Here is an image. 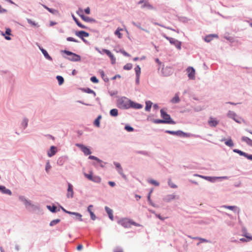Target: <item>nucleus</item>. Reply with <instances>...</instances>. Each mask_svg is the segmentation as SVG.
Here are the masks:
<instances>
[{"instance_id": "nucleus-24", "label": "nucleus", "mask_w": 252, "mask_h": 252, "mask_svg": "<svg viewBox=\"0 0 252 252\" xmlns=\"http://www.w3.org/2000/svg\"><path fill=\"white\" fill-rule=\"evenodd\" d=\"M214 37H218V35L216 34H210L206 36L205 38V40L207 42H210L213 38Z\"/></svg>"}, {"instance_id": "nucleus-12", "label": "nucleus", "mask_w": 252, "mask_h": 252, "mask_svg": "<svg viewBox=\"0 0 252 252\" xmlns=\"http://www.w3.org/2000/svg\"><path fill=\"white\" fill-rule=\"evenodd\" d=\"M75 34L79 37L82 38L83 40H84V39L83 38L84 37H88L89 36V33L88 32L83 31L76 32Z\"/></svg>"}, {"instance_id": "nucleus-7", "label": "nucleus", "mask_w": 252, "mask_h": 252, "mask_svg": "<svg viewBox=\"0 0 252 252\" xmlns=\"http://www.w3.org/2000/svg\"><path fill=\"white\" fill-rule=\"evenodd\" d=\"M76 146L79 147L86 156L90 155L92 153L89 149L84 145L81 144H76Z\"/></svg>"}, {"instance_id": "nucleus-59", "label": "nucleus", "mask_w": 252, "mask_h": 252, "mask_svg": "<svg viewBox=\"0 0 252 252\" xmlns=\"http://www.w3.org/2000/svg\"><path fill=\"white\" fill-rule=\"evenodd\" d=\"M5 33L6 34L10 35L11 33V30L9 28L6 29Z\"/></svg>"}, {"instance_id": "nucleus-47", "label": "nucleus", "mask_w": 252, "mask_h": 252, "mask_svg": "<svg viewBox=\"0 0 252 252\" xmlns=\"http://www.w3.org/2000/svg\"><path fill=\"white\" fill-rule=\"evenodd\" d=\"M149 182L156 186H159V183L154 180H150L149 181Z\"/></svg>"}, {"instance_id": "nucleus-20", "label": "nucleus", "mask_w": 252, "mask_h": 252, "mask_svg": "<svg viewBox=\"0 0 252 252\" xmlns=\"http://www.w3.org/2000/svg\"><path fill=\"white\" fill-rule=\"evenodd\" d=\"M69 60L72 61H79L81 60V58L80 56L75 53H73V54L70 56Z\"/></svg>"}, {"instance_id": "nucleus-49", "label": "nucleus", "mask_w": 252, "mask_h": 252, "mask_svg": "<svg viewBox=\"0 0 252 252\" xmlns=\"http://www.w3.org/2000/svg\"><path fill=\"white\" fill-rule=\"evenodd\" d=\"M91 80L92 82L94 83H97L98 82V80L95 76H93L91 78Z\"/></svg>"}, {"instance_id": "nucleus-42", "label": "nucleus", "mask_w": 252, "mask_h": 252, "mask_svg": "<svg viewBox=\"0 0 252 252\" xmlns=\"http://www.w3.org/2000/svg\"><path fill=\"white\" fill-rule=\"evenodd\" d=\"M47 208L52 212L54 213L56 212L57 207L55 206H47Z\"/></svg>"}, {"instance_id": "nucleus-22", "label": "nucleus", "mask_w": 252, "mask_h": 252, "mask_svg": "<svg viewBox=\"0 0 252 252\" xmlns=\"http://www.w3.org/2000/svg\"><path fill=\"white\" fill-rule=\"evenodd\" d=\"M241 139L243 141L246 142L249 145L252 146V140L249 137L243 136Z\"/></svg>"}, {"instance_id": "nucleus-25", "label": "nucleus", "mask_w": 252, "mask_h": 252, "mask_svg": "<svg viewBox=\"0 0 252 252\" xmlns=\"http://www.w3.org/2000/svg\"><path fill=\"white\" fill-rule=\"evenodd\" d=\"M40 50L42 52V53H43V54L44 55V56H45V57L47 59L50 60V61L52 60V58L49 55L47 52L45 50H44L43 48H42V49L40 48Z\"/></svg>"}, {"instance_id": "nucleus-5", "label": "nucleus", "mask_w": 252, "mask_h": 252, "mask_svg": "<svg viewBox=\"0 0 252 252\" xmlns=\"http://www.w3.org/2000/svg\"><path fill=\"white\" fill-rule=\"evenodd\" d=\"M166 132L170 134L175 135L183 137H189L190 135L188 133H186L181 130L174 131L171 130H166Z\"/></svg>"}, {"instance_id": "nucleus-36", "label": "nucleus", "mask_w": 252, "mask_h": 252, "mask_svg": "<svg viewBox=\"0 0 252 252\" xmlns=\"http://www.w3.org/2000/svg\"><path fill=\"white\" fill-rule=\"evenodd\" d=\"M57 79L58 80L59 84L60 85L63 84L64 79L63 77H62L61 76H57Z\"/></svg>"}, {"instance_id": "nucleus-43", "label": "nucleus", "mask_w": 252, "mask_h": 252, "mask_svg": "<svg viewBox=\"0 0 252 252\" xmlns=\"http://www.w3.org/2000/svg\"><path fill=\"white\" fill-rule=\"evenodd\" d=\"M89 158L91 159L95 160L98 162H102V161L100 159H99L98 158H97V157H94V156H90L89 157Z\"/></svg>"}, {"instance_id": "nucleus-51", "label": "nucleus", "mask_w": 252, "mask_h": 252, "mask_svg": "<svg viewBox=\"0 0 252 252\" xmlns=\"http://www.w3.org/2000/svg\"><path fill=\"white\" fill-rule=\"evenodd\" d=\"M195 176H198V177H201L203 179H205L210 181L211 177H210L203 176L199 175H195Z\"/></svg>"}, {"instance_id": "nucleus-34", "label": "nucleus", "mask_w": 252, "mask_h": 252, "mask_svg": "<svg viewBox=\"0 0 252 252\" xmlns=\"http://www.w3.org/2000/svg\"><path fill=\"white\" fill-rule=\"evenodd\" d=\"M225 144L227 146H229V147H233V145H234L233 142L232 140L231 139H229L226 140L225 142Z\"/></svg>"}, {"instance_id": "nucleus-31", "label": "nucleus", "mask_w": 252, "mask_h": 252, "mask_svg": "<svg viewBox=\"0 0 252 252\" xmlns=\"http://www.w3.org/2000/svg\"><path fill=\"white\" fill-rule=\"evenodd\" d=\"M122 31L123 29L118 28L115 32V35H117L119 38H121L122 37V34L120 32V31Z\"/></svg>"}, {"instance_id": "nucleus-45", "label": "nucleus", "mask_w": 252, "mask_h": 252, "mask_svg": "<svg viewBox=\"0 0 252 252\" xmlns=\"http://www.w3.org/2000/svg\"><path fill=\"white\" fill-rule=\"evenodd\" d=\"M165 121L160 119H156L154 120V123L155 124H164Z\"/></svg>"}, {"instance_id": "nucleus-16", "label": "nucleus", "mask_w": 252, "mask_h": 252, "mask_svg": "<svg viewBox=\"0 0 252 252\" xmlns=\"http://www.w3.org/2000/svg\"><path fill=\"white\" fill-rule=\"evenodd\" d=\"M136 76V81L137 82H139V77L141 73V68L139 65H137L134 68Z\"/></svg>"}, {"instance_id": "nucleus-26", "label": "nucleus", "mask_w": 252, "mask_h": 252, "mask_svg": "<svg viewBox=\"0 0 252 252\" xmlns=\"http://www.w3.org/2000/svg\"><path fill=\"white\" fill-rule=\"evenodd\" d=\"M66 213L70 214V215H74L75 216H78V220L81 221H82L83 220L82 219V215L78 213L67 211V212H66Z\"/></svg>"}, {"instance_id": "nucleus-58", "label": "nucleus", "mask_w": 252, "mask_h": 252, "mask_svg": "<svg viewBox=\"0 0 252 252\" xmlns=\"http://www.w3.org/2000/svg\"><path fill=\"white\" fill-rule=\"evenodd\" d=\"M83 248V245L82 244H79L77 247V250L78 251H80Z\"/></svg>"}, {"instance_id": "nucleus-18", "label": "nucleus", "mask_w": 252, "mask_h": 252, "mask_svg": "<svg viewBox=\"0 0 252 252\" xmlns=\"http://www.w3.org/2000/svg\"><path fill=\"white\" fill-rule=\"evenodd\" d=\"M77 13L85 21L88 22L90 21L89 17H86L83 15V11L82 9H79V10L77 11Z\"/></svg>"}, {"instance_id": "nucleus-17", "label": "nucleus", "mask_w": 252, "mask_h": 252, "mask_svg": "<svg viewBox=\"0 0 252 252\" xmlns=\"http://www.w3.org/2000/svg\"><path fill=\"white\" fill-rule=\"evenodd\" d=\"M0 191H1L3 194H6L8 195L11 194V191L9 189H6V188L3 186H0Z\"/></svg>"}, {"instance_id": "nucleus-21", "label": "nucleus", "mask_w": 252, "mask_h": 252, "mask_svg": "<svg viewBox=\"0 0 252 252\" xmlns=\"http://www.w3.org/2000/svg\"><path fill=\"white\" fill-rule=\"evenodd\" d=\"M105 210L106 212L107 213L109 218L112 220H113V211L112 210L110 209L109 207L106 206L105 207Z\"/></svg>"}, {"instance_id": "nucleus-14", "label": "nucleus", "mask_w": 252, "mask_h": 252, "mask_svg": "<svg viewBox=\"0 0 252 252\" xmlns=\"http://www.w3.org/2000/svg\"><path fill=\"white\" fill-rule=\"evenodd\" d=\"M176 198V196L174 194H169L163 198V200L165 202H170Z\"/></svg>"}, {"instance_id": "nucleus-6", "label": "nucleus", "mask_w": 252, "mask_h": 252, "mask_svg": "<svg viewBox=\"0 0 252 252\" xmlns=\"http://www.w3.org/2000/svg\"><path fill=\"white\" fill-rule=\"evenodd\" d=\"M165 37L169 41L171 44L174 45L177 49L179 50L181 49V42L180 41L173 38H170L166 36H165Z\"/></svg>"}, {"instance_id": "nucleus-1", "label": "nucleus", "mask_w": 252, "mask_h": 252, "mask_svg": "<svg viewBox=\"0 0 252 252\" xmlns=\"http://www.w3.org/2000/svg\"><path fill=\"white\" fill-rule=\"evenodd\" d=\"M117 106L121 109H128L130 107V100L126 97L117 100Z\"/></svg>"}, {"instance_id": "nucleus-28", "label": "nucleus", "mask_w": 252, "mask_h": 252, "mask_svg": "<svg viewBox=\"0 0 252 252\" xmlns=\"http://www.w3.org/2000/svg\"><path fill=\"white\" fill-rule=\"evenodd\" d=\"M101 119V116L100 115L98 116V117L94 121V125H95L97 127L100 126V120Z\"/></svg>"}, {"instance_id": "nucleus-46", "label": "nucleus", "mask_w": 252, "mask_h": 252, "mask_svg": "<svg viewBox=\"0 0 252 252\" xmlns=\"http://www.w3.org/2000/svg\"><path fill=\"white\" fill-rule=\"evenodd\" d=\"M51 168V166L49 162H47L46 164L45 170L47 172H49V170Z\"/></svg>"}, {"instance_id": "nucleus-9", "label": "nucleus", "mask_w": 252, "mask_h": 252, "mask_svg": "<svg viewBox=\"0 0 252 252\" xmlns=\"http://www.w3.org/2000/svg\"><path fill=\"white\" fill-rule=\"evenodd\" d=\"M188 76L190 79H194L195 78V69L192 67H189L187 69Z\"/></svg>"}, {"instance_id": "nucleus-2", "label": "nucleus", "mask_w": 252, "mask_h": 252, "mask_svg": "<svg viewBox=\"0 0 252 252\" xmlns=\"http://www.w3.org/2000/svg\"><path fill=\"white\" fill-rule=\"evenodd\" d=\"M118 223L125 228H129L131 227V225H133L136 226H140L139 224L137 223L134 221L127 218L122 219L118 221Z\"/></svg>"}, {"instance_id": "nucleus-50", "label": "nucleus", "mask_w": 252, "mask_h": 252, "mask_svg": "<svg viewBox=\"0 0 252 252\" xmlns=\"http://www.w3.org/2000/svg\"><path fill=\"white\" fill-rule=\"evenodd\" d=\"M233 120L238 123H241L243 120L240 118H238L237 116L233 118Z\"/></svg>"}, {"instance_id": "nucleus-30", "label": "nucleus", "mask_w": 252, "mask_h": 252, "mask_svg": "<svg viewBox=\"0 0 252 252\" xmlns=\"http://www.w3.org/2000/svg\"><path fill=\"white\" fill-rule=\"evenodd\" d=\"M101 178L100 177L97 176H93L92 180V181L95 182V183H100L101 182Z\"/></svg>"}, {"instance_id": "nucleus-41", "label": "nucleus", "mask_w": 252, "mask_h": 252, "mask_svg": "<svg viewBox=\"0 0 252 252\" xmlns=\"http://www.w3.org/2000/svg\"><path fill=\"white\" fill-rule=\"evenodd\" d=\"M233 151L235 153L239 154L241 156H247V154L238 149H234Z\"/></svg>"}, {"instance_id": "nucleus-15", "label": "nucleus", "mask_w": 252, "mask_h": 252, "mask_svg": "<svg viewBox=\"0 0 252 252\" xmlns=\"http://www.w3.org/2000/svg\"><path fill=\"white\" fill-rule=\"evenodd\" d=\"M57 152V148L55 146H51L50 151L48 152V156L51 157L55 155Z\"/></svg>"}, {"instance_id": "nucleus-38", "label": "nucleus", "mask_w": 252, "mask_h": 252, "mask_svg": "<svg viewBox=\"0 0 252 252\" xmlns=\"http://www.w3.org/2000/svg\"><path fill=\"white\" fill-rule=\"evenodd\" d=\"M132 67V64L131 63H127L124 66V69H125V70H130Z\"/></svg>"}, {"instance_id": "nucleus-44", "label": "nucleus", "mask_w": 252, "mask_h": 252, "mask_svg": "<svg viewBox=\"0 0 252 252\" xmlns=\"http://www.w3.org/2000/svg\"><path fill=\"white\" fill-rule=\"evenodd\" d=\"M180 101L179 97L178 95H175L172 99L173 103H178Z\"/></svg>"}, {"instance_id": "nucleus-55", "label": "nucleus", "mask_w": 252, "mask_h": 252, "mask_svg": "<svg viewBox=\"0 0 252 252\" xmlns=\"http://www.w3.org/2000/svg\"><path fill=\"white\" fill-rule=\"evenodd\" d=\"M90 214L91 218L92 220H95L96 219V217H95V215L94 214V213L93 212H91V213H90Z\"/></svg>"}, {"instance_id": "nucleus-19", "label": "nucleus", "mask_w": 252, "mask_h": 252, "mask_svg": "<svg viewBox=\"0 0 252 252\" xmlns=\"http://www.w3.org/2000/svg\"><path fill=\"white\" fill-rule=\"evenodd\" d=\"M143 107L142 105L137 103L134 102H133L130 100V107L135 108V109H141Z\"/></svg>"}, {"instance_id": "nucleus-52", "label": "nucleus", "mask_w": 252, "mask_h": 252, "mask_svg": "<svg viewBox=\"0 0 252 252\" xmlns=\"http://www.w3.org/2000/svg\"><path fill=\"white\" fill-rule=\"evenodd\" d=\"M66 40L68 41H73V42H77V40H76V39H75L73 37H68L66 38Z\"/></svg>"}, {"instance_id": "nucleus-3", "label": "nucleus", "mask_w": 252, "mask_h": 252, "mask_svg": "<svg viewBox=\"0 0 252 252\" xmlns=\"http://www.w3.org/2000/svg\"><path fill=\"white\" fill-rule=\"evenodd\" d=\"M161 117L163 118L162 120L165 121L164 124H175V122L173 121L170 116L167 114L163 109L160 110Z\"/></svg>"}, {"instance_id": "nucleus-32", "label": "nucleus", "mask_w": 252, "mask_h": 252, "mask_svg": "<svg viewBox=\"0 0 252 252\" xmlns=\"http://www.w3.org/2000/svg\"><path fill=\"white\" fill-rule=\"evenodd\" d=\"M246 238H241L240 240L242 242H248L252 240V236H249L247 235H245Z\"/></svg>"}, {"instance_id": "nucleus-61", "label": "nucleus", "mask_w": 252, "mask_h": 252, "mask_svg": "<svg viewBox=\"0 0 252 252\" xmlns=\"http://www.w3.org/2000/svg\"><path fill=\"white\" fill-rule=\"evenodd\" d=\"M85 12L86 14H89L90 13V9L89 7H87L85 9Z\"/></svg>"}, {"instance_id": "nucleus-63", "label": "nucleus", "mask_w": 252, "mask_h": 252, "mask_svg": "<svg viewBox=\"0 0 252 252\" xmlns=\"http://www.w3.org/2000/svg\"><path fill=\"white\" fill-rule=\"evenodd\" d=\"M108 184L111 187H114L115 186V183L114 182H112V181H109L108 182Z\"/></svg>"}, {"instance_id": "nucleus-54", "label": "nucleus", "mask_w": 252, "mask_h": 252, "mask_svg": "<svg viewBox=\"0 0 252 252\" xmlns=\"http://www.w3.org/2000/svg\"><path fill=\"white\" fill-rule=\"evenodd\" d=\"M118 172L121 175L123 176L124 178H126V176L123 174V169L122 167H120L119 169H118Z\"/></svg>"}, {"instance_id": "nucleus-60", "label": "nucleus", "mask_w": 252, "mask_h": 252, "mask_svg": "<svg viewBox=\"0 0 252 252\" xmlns=\"http://www.w3.org/2000/svg\"><path fill=\"white\" fill-rule=\"evenodd\" d=\"M64 52L67 55H69V56H71L73 53L71 52H70V51H64Z\"/></svg>"}, {"instance_id": "nucleus-62", "label": "nucleus", "mask_w": 252, "mask_h": 252, "mask_svg": "<svg viewBox=\"0 0 252 252\" xmlns=\"http://www.w3.org/2000/svg\"><path fill=\"white\" fill-rule=\"evenodd\" d=\"M28 22L29 24L32 25H33V26H35L36 24L34 22H32L31 20L30 19H28Z\"/></svg>"}, {"instance_id": "nucleus-37", "label": "nucleus", "mask_w": 252, "mask_h": 252, "mask_svg": "<svg viewBox=\"0 0 252 252\" xmlns=\"http://www.w3.org/2000/svg\"><path fill=\"white\" fill-rule=\"evenodd\" d=\"M222 207H223L224 208H226V209H228L231 210H233V211H235V209H237V207L235 206H226V205H224V206H222Z\"/></svg>"}, {"instance_id": "nucleus-23", "label": "nucleus", "mask_w": 252, "mask_h": 252, "mask_svg": "<svg viewBox=\"0 0 252 252\" xmlns=\"http://www.w3.org/2000/svg\"><path fill=\"white\" fill-rule=\"evenodd\" d=\"M44 8L46 9L50 13L53 14H58L59 12L58 10L54 9H51L46 6L45 5H42Z\"/></svg>"}, {"instance_id": "nucleus-11", "label": "nucleus", "mask_w": 252, "mask_h": 252, "mask_svg": "<svg viewBox=\"0 0 252 252\" xmlns=\"http://www.w3.org/2000/svg\"><path fill=\"white\" fill-rule=\"evenodd\" d=\"M172 73V69L169 67H163L162 69V73L165 76H168Z\"/></svg>"}, {"instance_id": "nucleus-39", "label": "nucleus", "mask_w": 252, "mask_h": 252, "mask_svg": "<svg viewBox=\"0 0 252 252\" xmlns=\"http://www.w3.org/2000/svg\"><path fill=\"white\" fill-rule=\"evenodd\" d=\"M227 115L229 117L232 118L233 119L234 118L236 117V114L234 112L230 111L228 112Z\"/></svg>"}, {"instance_id": "nucleus-4", "label": "nucleus", "mask_w": 252, "mask_h": 252, "mask_svg": "<svg viewBox=\"0 0 252 252\" xmlns=\"http://www.w3.org/2000/svg\"><path fill=\"white\" fill-rule=\"evenodd\" d=\"M96 50L101 54L103 53H105L110 58L111 63L112 64L115 63L116 58H115L113 54L109 50L107 49H102L101 51H100V50L97 49H96Z\"/></svg>"}, {"instance_id": "nucleus-64", "label": "nucleus", "mask_w": 252, "mask_h": 252, "mask_svg": "<svg viewBox=\"0 0 252 252\" xmlns=\"http://www.w3.org/2000/svg\"><path fill=\"white\" fill-rule=\"evenodd\" d=\"M244 156L247 157L248 159H250V160H252V155H248L247 154V156Z\"/></svg>"}, {"instance_id": "nucleus-35", "label": "nucleus", "mask_w": 252, "mask_h": 252, "mask_svg": "<svg viewBox=\"0 0 252 252\" xmlns=\"http://www.w3.org/2000/svg\"><path fill=\"white\" fill-rule=\"evenodd\" d=\"M84 175L85 177H86L88 180L92 181L93 177V173L92 171L90 172V174L84 173Z\"/></svg>"}, {"instance_id": "nucleus-13", "label": "nucleus", "mask_w": 252, "mask_h": 252, "mask_svg": "<svg viewBox=\"0 0 252 252\" xmlns=\"http://www.w3.org/2000/svg\"><path fill=\"white\" fill-rule=\"evenodd\" d=\"M219 122L215 119L212 117L210 118L208 121V124L210 126L215 127L218 125Z\"/></svg>"}, {"instance_id": "nucleus-56", "label": "nucleus", "mask_w": 252, "mask_h": 252, "mask_svg": "<svg viewBox=\"0 0 252 252\" xmlns=\"http://www.w3.org/2000/svg\"><path fill=\"white\" fill-rule=\"evenodd\" d=\"M114 252H123V251L121 249L117 248L114 250Z\"/></svg>"}, {"instance_id": "nucleus-10", "label": "nucleus", "mask_w": 252, "mask_h": 252, "mask_svg": "<svg viewBox=\"0 0 252 252\" xmlns=\"http://www.w3.org/2000/svg\"><path fill=\"white\" fill-rule=\"evenodd\" d=\"M73 194L74 192L73 189V186L71 184L68 183L66 196L68 198H72L73 196Z\"/></svg>"}, {"instance_id": "nucleus-53", "label": "nucleus", "mask_w": 252, "mask_h": 252, "mask_svg": "<svg viewBox=\"0 0 252 252\" xmlns=\"http://www.w3.org/2000/svg\"><path fill=\"white\" fill-rule=\"evenodd\" d=\"M125 129L129 132L132 131L133 130V128L132 127L127 126H125Z\"/></svg>"}, {"instance_id": "nucleus-8", "label": "nucleus", "mask_w": 252, "mask_h": 252, "mask_svg": "<svg viewBox=\"0 0 252 252\" xmlns=\"http://www.w3.org/2000/svg\"><path fill=\"white\" fill-rule=\"evenodd\" d=\"M139 4H143L142 8H147L149 9H154V7L146 0H141L138 2Z\"/></svg>"}, {"instance_id": "nucleus-48", "label": "nucleus", "mask_w": 252, "mask_h": 252, "mask_svg": "<svg viewBox=\"0 0 252 252\" xmlns=\"http://www.w3.org/2000/svg\"><path fill=\"white\" fill-rule=\"evenodd\" d=\"M168 184L172 188H176L177 187L176 185L172 183L171 179L168 180Z\"/></svg>"}, {"instance_id": "nucleus-29", "label": "nucleus", "mask_w": 252, "mask_h": 252, "mask_svg": "<svg viewBox=\"0 0 252 252\" xmlns=\"http://www.w3.org/2000/svg\"><path fill=\"white\" fill-rule=\"evenodd\" d=\"M73 20L75 21V22H76V24L80 28H82V29H85L86 28V27L82 25L78 20L74 16H73Z\"/></svg>"}, {"instance_id": "nucleus-33", "label": "nucleus", "mask_w": 252, "mask_h": 252, "mask_svg": "<svg viewBox=\"0 0 252 252\" xmlns=\"http://www.w3.org/2000/svg\"><path fill=\"white\" fill-rule=\"evenodd\" d=\"M110 114L112 116H117L118 115V111L117 109H113L110 110Z\"/></svg>"}, {"instance_id": "nucleus-40", "label": "nucleus", "mask_w": 252, "mask_h": 252, "mask_svg": "<svg viewBox=\"0 0 252 252\" xmlns=\"http://www.w3.org/2000/svg\"><path fill=\"white\" fill-rule=\"evenodd\" d=\"M60 221V219H56V220H53L52 221H51L50 222V225L51 226H54L55 224H56L58 223H59Z\"/></svg>"}, {"instance_id": "nucleus-57", "label": "nucleus", "mask_w": 252, "mask_h": 252, "mask_svg": "<svg viewBox=\"0 0 252 252\" xmlns=\"http://www.w3.org/2000/svg\"><path fill=\"white\" fill-rule=\"evenodd\" d=\"M93 207V206L92 205H90L88 207V211L91 213V212H93L92 211V208Z\"/></svg>"}, {"instance_id": "nucleus-27", "label": "nucleus", "mask_w": 252, "mask_h": 252, "mask_svg": "<svg viewBox=\"0 0 252 252\" xmlns=\"http://www.w3.org/2000/svg\"><path fill=\"white\" fill-rule=\"evenodd\" d=\"M152 102L151 101H147L146 102L145 110L149 111L151 108L152 105Z\"/></svg>"}]
</instances>
